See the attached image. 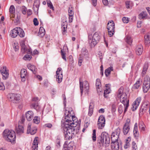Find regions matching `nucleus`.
<instances>
[{"label": "nucleus", "instance_id": "obj_20", "mask_svg": "<svg viewBox=\"0 0 150 150\" xmlns=\"http://www.w3.org/2000/svg\"><path fill=\"white\" fill-rule=\"evenodd\" d=\"M27 67L34 74L37 73V69L34 65H32L30 64H28L27 65Z\"/></svg>", "mask_w": 150, "mask_h": 150}, {"label": "nucleus", "instance_id": "obj_1", "mask_svg": "<svg viewBox=\"0 0 150 150\" xmlns=\"http://www.w3.org/2000/svg\"><path fill=\"white\" fill-rule=\"evenodd\" d=\"M65 119L66 120L62 125L63 130L64 136L66 140H70L73 138L75 134L76 133L75 128L78 124L77 117L73 115L65 113Z\"/></svg>", "mask_w": 150, "mask_h": 150}, {"label": "nucleus", "instance_id": "obj_53", "mask_svg": "<svg viewBox=\"0 0 150 150\" xmlns=\"http://www.w3.org/2000/svg\"><path fill=\"white\" fill-rule=\"evenodd\" d=\"M122 20L124 23H127L129 21L128 18L125 17H124L122 18Z\"/></svg>", "mask_w": 150, "mask_h": 150}, {"label": "nucleus", "instance_id": "obj_42", "mask_svg": "<svg viewBox=\"0 0 150 150\" xmlns=\"http://www.w3.org/2000/svg\"><path fill=\"white\" fill-rule=\"evenodd\" d=\"M21 11L22 13L25 15L27 13V9L25 6H23L21 8Z\"/></svg>", "mask_w": 150, "mask_h": 150}, {"label": "nucleus", "instance_id": "obj_25", "mask_svg": "<svg viewBox=\"0 0 150 150\" xmlns=\"http://www.w3.org/2000/svg\"><path fill=\"white\" fill-rule=\"evenodd\" d=\"M150 88V84L143 83V91L144 93H146Z\"/></svg>", "mask_w": 150, "mask_h": 150}, {"label": "nucleus", "instance_id": "obj_5", "mask_svg": "<svg viewBox=\"0 0 150 150\" xmlns=\"http://www.w3.org/2000/svg\"><path fill=\"white\" fill-rule=\"evenodd\" d=\"M119 98H120V101L124 105L125 107L124 111V113H125L127 111L129 107V100H127V96L126 93L122 94V95Z\"/></svg>", "mask_w": 150, "mask_h": 150}, {"label": "nucleus", "instance_id": "obj_8", "mask_svg": "<svg viewBox=\"0 0 150 150\" xmlns=\"http://www.w3.org/2000/svg\"><path fill=\"white\" fill-rule=\"evenodd\" d=\"M105 124V119L103 115L100 116L98 121L97 125L99 129H102L104 127Z\"/></svg>", "mask_w": 150, "mask_h": 150}, {"label": "nucleus", "instance_id": "obj_57", "mask_svg": "<svg viewBox=\"0 0 150 150\" xmlns=\"http://www.w3.org/2000/svg\"><path fill=\"white\" fill-rule=\"evenodd\" d=\"M34 25L35 26L38 25V21L36 18H35L33 20Z\"/></svg>", "mask_w": 150, "mask_h": 150}, {"label": "nucleus", "instance_id": "obj_15", "mask_svg": "<svg viewBox=\"0 0 150 150\" xmlns=\"http://www.w3.org/2000/svg\"><path fill=\"white\" fill-rule=\"evenodd\" d=\"M141 100V97H139L133 102L132 105L133 111H135L137 109L139 104Z\"/></svg>", "mask_w": 150, "mask_h": 150}, {"label": "nucleus", "instance_id": "obj_40", "mask_svg": "<svg viewBox=\"0 0 150 150\" xmlns=\"http://www.w3.org/2000/svg\"><path fill=\"white\" fill-rule=\"evenodd\" d=\"M27 70L26 69H23L21 70V76L24 77L26 76L27 74Z\"/></svg>", "mask_w": 150, "mask_h": 150}, {"label": "nucleus", "instance_id": "obj_14", "mask_svg": "<svg viewBox=\"0 0 150 150\" xmlns=\"http://www.w3.org/2000/svg\"><path fill=\"white\" fill-rule=\"evenodd\" d=\"M31 125L29 124L28 126L27 134L30 133L31 135H34L35 134L37 131V128L36 127H31Z\"/></svg>", "mask_w": 150, "mask_h": 150}, {"label": "nucleus", "instance_id": "obj_3", "mask_svg": "<svg viewBox=\"0 0 150 150\" xmlns=\"http://www.w3.org/2000/svg\"><path fill=\"white\" fill-rule=\"evenodd\" d=\"M100 39V36L98 32L95 33L93 36L91 34H88V43L91 47H94L99 42Z\"/></svg>", "mask_w": 150, "mask_h": 150}, {"label": "nucleus", "instance_id": "obj_60", "mask_svg": "<svg viewBox=\"0 0 150 150\" xmlns=\"http://www.w3.org/2000/svg\"><path fill=\"white\" fill-rule=\"evenodd\" d=\"M138 126H137V122L135 123L134 125V128L133 132H135V131H138Z\"/></svg>", "mask_w": 150, "mask_h": 150}, {"label": "nucleus", "instance_id": "obj_18", "mask_svg": "<svg viewBox=\"0 0 150 150\" xmlns=\"http://www.w3.org/2000/svg\"><path fill=\"white\" fill-rule=\"evenodd\" d=\"M18 27L16 28L11 30V36L13 38H16L18 35Z\"/></svg>", "mask_w": 150, "mask_h": 150}, {"label": "nucleus", "instance_id": "obj_52", "mask_svg": "<svg viewBox=\"0 0 150 150\" xmlns=\"http://www.w3.org/2000/svg\"><path fill=\"white\" fill-rule=\"evenodd\" d=\"M83 60V58L82 57L80 56L79 58L78 62V65L79 66H81V65Z\"/></svg>", "mask_w": 150, "mask_h": 150}, {"label": "nucleus", "instance_id": "obj_63", "mask_svg": "<svg viewBox=\"0 0 150 150\" xmlns=\"http://www.w3.org/2000/svg\"><path fill=\"white\" fill-rule=\"evenodd\" d=\"M62 33L63 34H65V33H66L67 32V27H62Z\"/></svg>", "mask_w": 150, "mask_h": 150}, {"label": "nucleus", "instance_id": "obj_10", "mask_svg": "<svg viewBox=\"0 0 150 150\" xmlns=\"http://www.w3.org/2000/svg\"><path fill=\"white\" fill-rule=\"evenodd\" d=\"M130 122V120L129 118L127 119L123 126V132L125 135L127 134L129 130Z\"/></svg>", "mask_w": 150, "mask_h": 150}, {"label": "nucleus", "instance_id": "obj_44", "mask_svg": "<svg viewBox=\"0 0 150 150\" xmlns=\"http://www.w3.org/2000/svg\"><path fill=\"white\" fill-rule=\"evenodd\" d=\"M96 129H94L93 130L92 137L93 142H95L96 140Z\"/></svg>", "mask_w": 150, "mask_h": 150}, {"label": "nucleus", "instance_id": "obj_56", "mask_svg": "<svg viewBox=\"0 0 150 150\" xmlns=\"http://www.w3.org/2000/svg\"><path fill=\"white\" fill-rule=\"evenodd\" d=\"M116 110V105L114 104H112V105L111 110L112 112H115Z\"/></svg>", "mask_w": 150, "mask_h": 150}, {"label": "nucleus", "instance_id": "obj_51", "mask_svg": "<svg viewBox=\"0 0 150 150\" xmlns=\"http://www.w3.org/2000/svg\"><path fill=\"white\" fill-rule=\"evenodd\" d=\"M109 35L110 37L112 36L115 33L114 30H108Z\"/></svg>", "mask_w": 150, "mask_h": 150}, {"label": "nucleus", "instance_id": "obj_19", "mask_svg": "<svg viewBox=\"0 0 150 150\" xmlns=\"http://www.w3.org/2000/svg\"><path fill=\"white\" fill-rule=\"evenodd\" d=\"M143 47L142 45H140L137 46L135 49L137 54L138 55H141L143 52Z\"/></svg>", "mask_w": 150, "mask_h": 150}, {"label": "nucleus", "instance_id": "obj_46", "mask_svg": "<svg viewBox=\"0 0 150 150\" xmlns=\"http://www.w3.org/2000/svg\"><path fill=\"white\" fill-rule=\"evenodd\" d=\"M21 51L23 52H26V46L24 43H22L21 45Z\"/></svg>", "mask_w": 150, "mask_h": 150}, {"label": "nucleus", "instance_id": "obj_37", "mask_svg": "<svg viewBox=\"0 0 150 150\" xmlns=\"http://www.w3.org/2000/svg\"><path fill=\"white\" fill-rule=\"evenodd\" d=\"M47 4L48 6L53 11L54 10V6L52 5V3L50 0H47Z\"/></svg>", "mask_w": 150, "mask_h": 150}, {"label": "nucleus", "instance_id": "obj_28", "mask_svg": "<svg viewBox=\"0 0 150 150\" xmlns=\"http://www.w3.org/2000/svg\"><path fill=\"white\" fill-rule=\"evenodd\" d=\"M45 30L42 27H40L39 28V32L38 33V36L40 37H43L45 34Z\"/></svg>", "mask_w": 150, "mask_h": 150}, {"label": "nucleus", "instance_id": "obj_59", "mask_svg": "<svg viewBox=\"0 0 150 150\" xmlns=\"http://www.w3.org/2000/svg\"><path fill=\"white\" fill-rule=\"evenodd\" d=\"M148 65L147 64H144L143 69V71H146L148 68Z\"/></svg>", "mask_w": 150, "mask_h": 150}, {"label": "nucleus", "instance_id": "obj_35", "mask_svg": "<svg viewBox=\"0 0 150 150\" xmlns=\"http://www.w3.org/2000/svg\"><path fill=\"white\" fill-rule=\"evenodd\" d=\"M124 88L123 87H121L118 90V93L117 94V97L119 98L122 95V94H125V93H123Z\"/></svg>", "mask_w": 150, "mask_h": 150}, {"label": "nucleus", "instance_id": "obj_6", "mask_svg": "<svg viewBox=\"0 0 150 150\" xmlns=\"http://www.w3.org/2000/svg\"><path fill=\"white\" fill-rule=\"evenodd\" d=\"M121 129L119 127H118L114 132H113L111 136V142L115 143L118 142V138L120 134Z\"/></svg>", "mask_w": 150, "mask_h": 150}, {"label": "nucleus", "instance_id": "obj_41", "mask_svg": "<svg viewBox=\"0 0 150 150\" xmlns=\"http://www.w3.org/2000/svg\"><path fill=\"white\" fill-rule=\"evenodd\" d=\"M33 120L34 123L38 124L40 122V118L38 116H35L34 117Z\"/></svg>", "mask_w": 150, "mask_h": 150}, {"label": "nucleus", "instance_id": "obj_45", "mask_svg": "<svg viewBox=\"0 0 150 150\" xmlns=\"http://www.w3.org/2000/svg\"><path fill=\"white\" fill-rule=\"evenodd\" d=\"M32 56L31 55H29L27 54H26L23 58V59L25 60H30L31 59Z\"/></svg>", "mask_w": 150, "mask_h": 150}, {"label": "nucleus", "instance_id": "obj_39", "mask_svg": "<svg viewBox=\"0 0 150 150\" xmlns=\"http://www.w3.org/2000/svg\"><path fill=\"white\" fill-rule=\"evenodd\" d=\"M31 107L37 110L40 109V106L37 103H33L31 104Z\"/></svg>", "mask_w": 150, "mask_h": 150}, {"label": "nucleus", "instance_id": "obj_29", "mask_svg": "<svg viewBox=\"0 0 150 150\" xmlns=\"http://www.w3.org/2000/svg\"><path fill=\"white\" fill-rule=\"evenodd\" d=\"M113 70V68L112 67H109L106 69L105 71V74L106 77H108L112 71Z\"/></svg>", "mask_w": 150, "mask_h": 150}, {"label": "nucleus", "instance_id": "obj_50", "mask_svg": "<svg viewBox=\"0 0 150 150\" xmlns=\"http://www.w3.org/2000/svg\"><path fill=\"white\" fill-rule=\"evenodd\" d=\"M81 52L84 56L87 55L88 54L87 50L85 48H83L82 49Z\"/></svg>", "mask_w": 150, "mask_h": 150}, {"label": "nucleus", "instance_id": "obj_9", "mask_svg": "<svg viewBox=\"0 0 150 150\" xmlns=\"http://www.w3.org/2000/svg\"><path fill=\"white\" fill-rule=\"evenodd\" d=\"M56 81L58 83H60L62 81L63 78L62 71L61 68L57 69L56 71Z\"/></svg>", "mask_w": 150, "mask_h": 150}, {"label": "nucleus", "instance_id": "obj_33", "mask_svg": "<svg viewBox=\"0 0 150 150\" xmlns=\"http://www.w3.org/2000/svg\"><path fill=\"white\" fill-rule=\"evenodd\" d=\"M110 88L109 87L108 88H106V89L105 90L103 93L104 97L105 98H107L108 97V94L110 93Z\"/></svg>", "mask_w": 150, "mask_h": 150}, {"label": "nucleus", "instance_id": "obj_2", "mask_svg": "<svg viewBox=\"0 0 150 150\" xmlns=\"http://www.w3.org/2000/svg\"><path fill=\"white\" fill-rule=\"evenodd\" d=\"M110 143V138L108 133L105 132H102L101 135L97 137V146L101 149L104 146L106 147Z\"/></svg>", "mask_w": 150, "mask_h": 150}, {"label": "nucleus", "instance_id": "obj_47", "mask_svg": "<svg viewBox=\"0 0 150 150\" xmlns=\"http://www.w3.org/2000/svg\"><path fill=\"white\" fill-rule=\"evenodd\" d=\"M132 150H138L137 144L134 141L132 142Z\"/></svg>", "mask_w": 150, "mask_h": 150}, {"label": "nucleus", "instance_id": "obj_38", "mask_svg": "<svg viewBox=\"0 0 150 150\" xmlns=\"http://www.w3.org/2000/svg\"><path fill=\"white\" fill-rule=\"evenodd\" d=\"M125 6L127 8H129L130 6H132L133 5V2L131 1H127L125 2Z\"/></svg>", "mask_w": 150, "mask_h": 150}, {"label": "nucleus", "instance_id": "obj_12", "mask_svg": "<svg viewBox=\"0 0 150 150\" xmlns=\"http://www.w3.org/2000/svg\"><path fill=\"white\" fill-rule=\"evenodd\" d=\"M74 145V142L71 141L68 143L67 141H66L63 145L62 150H73Z\"/></svg>", "mask_w": 150, "mask_h": 150}, {"label": "nucleus", "instance_id": "obj_64", "mask_svg": "<svg viewBox=\"0 0 150 150\" xmlns=\"http://www.w3.org/2000/svg\"><path fill=\"white\" fill-rule=\"evenodd\" d=\"M130 146V144L128 143H126L124 145V147L125 149L129 148Z\"/></svg>", "mask_w": 150, "mask_h": 150}, {"label": "nucleus", "instance_id": "obj_7", "mask_svg": "<svg viewBox=\"0 0 150 150\" xmlns=\"http://www.w3.org/2000/svg\"><path fill=\"white\" fill-rule=\"evenodd\" d=\"M79 84L81 93V95L83 94V89L86 92L88 91L89 85L88 82L87 81H85L83 83V82L81 81L80 79H79Z\"/></svg>", "mask_w": 150, "mask_h": 150}, {"label": "nucleus", "instance_id": "obj_13", "mask_svg": "<svg viewBox=\"0 0 150 150\" xmlns=\"http://www.w3.org/2000/svg\"><path fill=\"white\" fill-rule=\"evenodd\" d=\"M111 146L112 150H122V143L121 142H115L111 143Z\"/></svg>", "mask_w": 150, "mask_h": 150}, {"label": "nucleus", "instance_id": "obj_61", "mask_svg": "<svg viewBox=\"0 0 150 150\" xmlns=\"http://www.w3.org/2000/svg\"><path fill=\"white\" fill-rule=\"evenodd\" d=\"M69 16H72L74 15V12L72 9H69L68 10Z\"/></svg>", "mask_w": 150, "mask_h": 150}, {"label": "nucleus", "instance_id": "obj_32", "mask_svg": "<svg viewBox=\"0 0 150 150\" xmlns=\"http://www.w3.org/2000/svg\"><path fill=\"white\" fill-rule=\"evenodd\" d=\"M147 15V13L146 11H143L139 15V19L140 20L144 18Z\"/></svg>", "mask_w": 150, "mask_h": 150}, {"label": "nucleus", "instance_id": "obj_49", "mask_svg": "<svg viewBox=\"0 0 150 150\" xmlns=\"http://www.w3.org/2000/svg\"><path fill=\"white\" fill-rule=\"evenodd\" d=\"M123 107L122 105H119L118 109V110L119 113L120 114H121L123 112Z\"/></svg>", "mask_w": 150, "mask_h": 150}, {"label": "nucleus", "instance_id": "obj_58", "mask_svg": "<svg viewBox=\"0 0 150 150\" xmlns=\"http://www.w3.org/2000/svg\"><path fill=\"white\" fill-rule=\"evenodd\" d=\"M74 114V111L73 110L72 108L70 107L69 108V110L68 111V113L67 114H69V115H71Z\"/></svg>", "mask_w": 150, "mask_h": 150}, {"label": "nucleus", "instance_id": "obj_17", "mask_svg": "<svg viewBox=\"0 0 150 150\" xmlns=\"http://www.w3.org/2000/svg\"><path fill=\"white\" fill-rule=\"evenodd\" d=\"M26 117L28 121H31L34 116V113L32 111H28L25 114Z\"/></svg>", "mask_w": 150, "mask_h": 150}, {"label": "nucleus", "instance_id": "obj_27", "mask_svg": "<svg viewBox=\"0 0 150 150\" xmlns=\"http://www.w3.org/2000/svg\"><path fill=\"white\" fill-rule=\"evenodd\" d=\"M145 43L146 45L150 43V33L146 34L144 36Z\"/></svg>", "mask_w": 150, "mask_h": 150}, {"label": "nucleus", "instance_id": "obj_26", "mask_svg": "<svg viewBox=\"0 0 150 150\" xmlns=\"http://www.w3.org/2000/svg\"><path fill=\"white\" fill-rule=\"evenodd\" d=\"M94 106V104L93 103L91 102L89 105L88 113V115L90 116H91L92 115L93 112Z\"/></svg>", "mask_w": 150, "mask_h": 150}, {"label": "nucleus", "instance_id": "obj_16", "mask_svg": "<svg viewBox=\"0 0 150 150\" xmlns=\"http://www.w3.org/2000/svg\"><path fill=\"white\" fill-rule=\"evenodd\" d=\"M1 72L3 76V78L4 80H5L8 77V73L6 70V67H4L2 69H1Z\"/></svg>", "mask_w": 150, "mask_h": 150}, {"label": "nucleus", "instance_id": "obj_55", "mask_svg": "<svg viewBox=\"0 0 150 150\" xmlns=\"http://www.w3.org/2000/svg\"><path fill=\"white\" fill-rule=\"evenodd\" d=\"M5 89V87L4 84L0 82V90L4 91Z\"/></svg>", "mask_w": 150, "mask_h": 150}, {"label": "nucleus", "instance_id": "obj_31", "mask_svg": "<svg viewBox=\"0 0 150 150\" xmlns=\"http://www.w3.org/2000/svg\"><path fill=\"white\" fill-rule=\"evenodd\" d=\"M126 42L129 45H131L132 42V38L128 36H126L125 38Z\"/></svg>", "mask_w": 150, "mask_h": 150}, {"label": "nucleus", "instance_id": "obj_24", "mask_svg": "<svg viewBox=\"0 0 150 150\" xmlns=\"http://www.w3.org/2000/svg\"><path fill=\"white\" fill-rule=\"evenodd\" d=\"M16 132L17 134L21 135L24 132V128L22 125H18V127L16 129Z\"/></svg>", "mask_w": 150, "mask_h": 150}, {"label": "nucleus", "instance_id": "obj_62", "mask_svg": "<svg viewBox=\"0 0 150 150\" xmlns=\"http://www.w3.org/2000/svg\"><path fill=\"white\" fill-rule=\"evenodd\" d=\"M98 55H99V57L100 58V61L101 62H102V59H103V56L102 55V53L100 52H99L98 54Z\"/></svg>", "mask_w": 150, "mask_h": 150}, {"label": "nucleus", "instance_id": "obj_22", "mask_svg": "<svg viewBox=\"0 0 150 150\" xmlns=\"http://www.w3.org/2000/svg\"><path fill=\"white\" fill-rule=\"evenodd\" d=\"M38 137H35L33 143V146H32L33 149L34 150H37L38 149Z\"/></svg>", "mask_w": 150, "mask_h": 150}, {"label": "nucleus", "instance_id": "obj_4", "mask_svg": "<svg viewBox=\"0 0 150 150\" xmlns=\"http://www.w3.org/2000/svg\"><path fill=\"white\" fill-rule=\"evenodd\" d=\"M3 135L5 139L8 142L13 143L15 141L16 134L13 130H5L3 133Z\"/></svg>", "mask_w": 150, "mask_h": 150}, {"label": "nucleus", "instance_id": "obj_30", "mask_svg": "<svg viewBox=\"0 0 150 150\" xmlns=\"http://www.w3.org/2000/svg\"><path fill=\"white\" fill-rule=\"evenodd\" d=\"M148 104H144V105H143L140 110V112H142V114L145 113L148 110Z\"/></svg>", "mask_w": 150, "mask_h": 150}, {"label": "nucleus", "instance_id": "obj_21", "mask_svg": "<svg viewBox=\"0 0 150 150\" xmlns=\"http://www.w3.org/2000/svg\"><path fill=\"white\" fill-rule=\"evenodd\" d=\"M107 29L108 30H115V23L112 20L109 21L107 24Z\"/></svg>", "mask_w": 150, "mask_h": 150}, {"label": "nucleus", "instance_id": "obj_36", "mask_svg": "<svg viewBox=\"0 0 150 150\" xmlns=\"http://www.w3.org/2000/svg\"><path fill=\"white\" fill-rule=\"evenodd\" d=\"M141 85L139 79L137 81L133 86V88L135 89H138Z\"/></svg>", "mask_w": 150, "mask_h": 150}, {"label": "nucleus", "instance_id": "obj_23", "mask_svg": "<svg viewBox=\"0 0 150 150\" xmlns=\"http://www.w3.org/2000/svg\"><path fill=\"white\" fill-rule=\"evenodd\" d=\"M96 86L98 92H101L102 89H101V83L100 79H96Z\"/></svg>", "mask_w": 150, "mask_h": 150}, {"label": "nucleus", "instance_id": "obj_11", "mask_svg": "<svg viewBox=\"0 0 150 150\" xmlns=\"http://www.w3.org/2000/svg\"><path fill=\"white\" fill-rule=\"evenodd\" d=\"M9 98L11 101H14L16 103H18L21 98V95L18 94L11 93L9 94Z\"/></svg>", "mask_w": 150, "mask_h": 150}, {"label": "nucleus", "instance_id": "obj_54", "mask_svg": "<svg viewBox=\"0 0 150 150\" xmlns=\"http://www.w3.org/2000/svg\"><path fill=\"white\" fill-rule=\"evenodd\" d=\"M39 6L38 5L34 6L33 7V10L35 12L38 13Z\"/></svg>", "mask_w": 150, "mask_h": 150}, {"label": "nucleus", "instance_id": "obj_43", "mask_svg": "<svg viewBox=\"0 0 150 150\" xmlns=\"http://www.w3.org/2000/svg\"><path fill=\"white\" fill-rule=\"evenodd\" d=\"M144 83L150 84V78L149 76L146 75L144 78Z\"/></svg>", "mask_w": 150, "mask_h": 150}, {"label": "nucleus", "instance_id": "obj_34", "mask_svg": "<svg viewBox=\"0 0 150 150\" xmlns=\"http://www.w3.org/2000/svg\"><path fill=\"white\" fill-rule=\"evenodd\" d=\"M19 36L21 38H23L25 36V33L23 30L20 27H18Z\"/></svg>", "mask_w": 150, "mask_h": 150}, {"label": "nucleus", "instance_id": "obj_48", "mask_svg": "<svg viewBox=\"0 0 150 150\" xmlns=\"http://www.w3.org/2000/svg\"><path fill=\"white\" fill-rule=\"evenodd\" d=\"M15 8L14 6L13 5L11 6L9 9L10 13L11 14H13L15 12Z\"/></svg>", "mask_w": 150, "mask_h": 150}]
</instances>
